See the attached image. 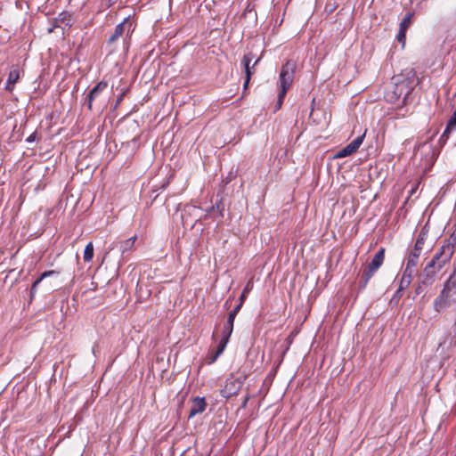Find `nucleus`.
Masks as SVG:
<instances>
[{
	"mask_svg": "<svg viewBox=\"0 0 456 456\" xmlns=\"http://www.w3.org/2000/svg\"><path fill=\"white\" fill-rule=\"evenodd\" d=\"M453 246L451 244L443 245L436 253L432 260L425 266L420 275V282L423 285L433 283L436 273L451 260L453 255Z\"/></svg>",
	"mask_w": 456,
	"mask_h": 456,
	"instance_id": "obj_1",
	"label": "nucleus"
},
{
	"mask_svg": "<svg viewBox=\"0 0 456 456\" xmlns=\"http://www.w3.org/2000/svg\"><path fill=\"white\" fill-rule=\"evenodd\" d=\"M296 71V63L292 61H288L281 68L280 73V91L281 94H286L291 86Z\"/></svg>",
	"mask_w": 456,
	"mask_h": 456,
	"instance_id": "obj_2",
	"label": "nucleus"
},
{
	"mask_svg": "<svg viewBox=\"0 0 456 456\" xmlns=\"http://www.w3.org/2000/svg\"><path fill=\"white\" fill-rule=\"evenodd\" d=\"M385 258V248H381L373 256L371 262L369 264L367 268L364 270L362 275V281L363 287L369 282L373 274L382 265Z\"/></svg>",
	"mask_w": 456,
	"mask_h": 456,
	"instance_id": "obj_3",
	"label": "nucleus"
},
{
	"mask_svg": "<svg viewBox=\"0 0 456 456\" xmlns=\"http://www.w3.org/2000/svg\"><path fill=\"white\" fill-rule=\"evenodd\" d=\"M365 134L361 136L356 137L348 145L339 150L334 156V159H342L347 156H350L357 151L359 147L362 145L363 142Z\"/></svg>",
	"mask_w": 456,
	"mask_h": 456,
	"instance_id": "obj_4",
	"label": "nucleus"
},
{
	"mask_svg": "<svg viewBox=\"0 0 456 456\" xmlns=\"http://www.w3.org/2000/svg\"><path fill=\"white\" fill-rule=\"evenodd\" d=\"M108 84L106 82L98 83L89 93L86 99V105L89 110H92L93 103L94 102L100 101L101 95L104 90H106Z\"/></svg>",
	"mask_w": 456,
	"mask_h": 456,
	"instance_id": "obj_5",
	"label": "nucleus"
},
{
	"mask_svg": "<svg viewBox=\"0 0 456 456\" xmlns=\"http://www.w3.org/2000/svg\"><path fill=\"white\" fill-rule=\"evenodd\" d=\"M126 31L127 35L132 31V23H130L127 19L116 27L113 34L109 38V43H113L118 40Z\"/></svg>",
	"mask_w": 456,
	"mask_h": 456,
	"instance_id": "obj_6",
	"label": "nucleus"
},
{
	"mask_svg": "<svg viewBox=\"0 0 456 456\" xmlns=\"http://www.w3.org/2000/svg\"><path fill=\"white\" fill-rule=\"evenodd\" d=\"M415 269L405 266L403 276L400 281L399 288L395 293L396 296H401V292L409 287L412 281Z\"/></svg>",
	"mask_w": 456,
	"mask_h": 456,
	"instance_id": "obj_7",
	"label": "nucleus"
},
{
	"mask_svg": "<svg viewBox=\"0 0 456 456\" xmlns=\"http://www.w3.org/2000/svg\"><path fill=\"white\" fill-rule=\"evenodd\" d=\"M456 289V269L454 270L453 273L449 277V279L446 281L444 289L440 294V299L442 300L443 297H450L453 293H455Z\"/></svg>",
	"mask_w": 456,
	"mask_h": 456,
	"instance_id": "obj_8",
	"label": "nucleus"
},
{
	"mask_svg": "<svg viewBox=\"0 0 456 456\" xmlns=\"http://www.w3.org/2000/svg\"><path fill=\"white\" fill-rule=\"evenodd\" d=\"M251 59H252L251 58V53H248V54L244 55L243 59L241 61V64L244 67V70H245V73H246L245 82H244V85H243L245 89L248 87V85L249 83L251 75L253 73L252 69L255 68L256 64L259 61V59L256 60L254 64L251 67L250 66Z\"/></svg>",
	"mask_w": 456,
	"mask_h": 456,
	"instance_id": "obj_9",
	"label": "nucleus"
},
{
	"mask_svg": "<svg viewBox=\"0 0 456 456\" xmlns=\"http://www.w3.org/2000/svg\"><path fill=\"white\" fill-rule=\"evenodd\" d=\"M207 406L206 401L203 397H195L192 401L191 408L190 410L189 418L201 413L205 411Z\"/></svg>",
	"mask_w": 456,
	"mask_h": 456,
	"instance_id": "obj_10",
	"label": "nucleus"
},
{
	"mask_svg": "<svg viewBox=\"0 0 456 456\" xmlns=\"http://www.w3.org/2000/svg\"><path fill=\"white\" fill-rule=\"evenodd\" d=\"M228 342V335H224L219 346L215 352L209 353L207 357L208 363L211 364L216 362L218 356L224 351L226 343Z\"/></svg>",
	"mask_w": 456,
	"mask_h": 456,
	"instance_id": "obj_11",
	"label": "nucleus"
},
{
	"mask_svg": "<svg viewBox=\"0 0 456 456\" xmlns=\"http://www.w3.org/2000/svg\"><path fill=\"white\" fill-rule=\"evenodd\" d=\"M19 79L20 70L17 68H12L9 72L8 79L5 85V89L9 92H12Z\"/></svg>",
	"mask_w": 456,
	"mask_h": 456,
	"instance_id": "obj_12",
	"label": "nucleus"
},
{
	"mask_svg": "<svg viewBox=\"0 0 456 456\" xmlns=\"http://www.w3.org/2000/svg\"><path fill=\"white\" fill-rule=\"evenodd\" d=\"M60 272L58 271H55V270H50V271H45L40 276L39 278H37L32 284L31 286V290H30V294H31V297H33L35 295V293L37 292V286L39 285V283L46 277H50V276H53V275H55V274H59Z\"/></svg>",
	"mask_w": 456,
	"mask_h": 456,
	"instance_id": "obj_13",
	"label": "nucleus"
},
{
	"mask_svg": "<svg viewBox=\"0 0 456 456\" xmlns=\"http://www.w3.org/2000/svg\"><path fill=\"white\" fill-rule=\"evenodd\" d=\"M246 296H247V291L246 289H244V291L242 292V294L240 295V298H239V304L235 306L234 310L232 313H230V315H229V318H230V335L232 334V326H233V319H234V316L235 314L240 311L245 298H246Z\"/></svg>",
	"mask_w": 456,
	"mask_h": 456,
	"instance_id": "obj_14",
	"label": "nucleus"
},
{
	"mask_svg": "<svg viewBox=\"0 0 456 456\" xmlns=\"http://www.w3.org/2000/svg\"><path fill=\"white\" fill-rule=\"evenodd\" d=\"M136 240V236L131 237L122 242H120L119 249L121 251L122 256H124L126 252L133 248L134 242Z\"/></svg>",
	"mask_w": 456,
	"mask_h": 456,
	"instance_id": "obj_15",
	"label": "nucleus"
},
{
	"mask_svg": "<svg viewBox=\"0 0 456 456\" xmlns=\"http://www.w3.org/2000/svg\"><path fill=\"white\" fill-rule=\"evenodd\" d=\"M420 252L421 251L415 250V248H413V250L411 251L408 260H407V264H406L407 267L415 269V267L417 266V264H418V260H419Z\"/></svg>",
	"mask_w": 456,
	"mask_h": 456,
	"instance_id": "obj_16",
	"label": "nucleus"
},
{
	"mask_svg": "<svg viewBox=\"0 0 456 456\" xmlns=\"http://www.w3.org/2000/svg\"><path fill=\"white\" fill-rule=\"evenodd\" d=\"M94 257V245L92 242H89L84 250V261L85 262H90Z\"/></svg>",
	"mask_w": 456,
	"mask_h": 456,
	"instance_id": "obj_17",
	"label": "nucleus"
},
{
	"mask_svg": "<svg viewBox=\"0 0 456 456\" xmlns=\"http://www.w3.org/2000/svg\"><path fill=\"white\" fill-rule=\"evenodd\" d=\"M426 239H427V232L424 231H421L418 236V239H417L415 246H414L415 250H417V251L422 250Z\"/></svg>",
	"mask_w": 456,
	"mask_h": 456,
	"instance_id": "obj_18",
	"label": "nucleus"
},
{
	"mask_svg": "<svg viewBox=\"0 0 456 456\" xmlns=\"http://www.w3.org/2000/svg\"><path fill=\"white\" fill-rule=\"evenodd\" d=\"M413 17V14L411 12H408L405 14L404 18L400 23V28L403 29H408L409 26L411 23V19Z\"/></svg>",
	"mask_w": 456,
	"mask_h": 456,
	"instance_id": "obj_19",
	"label": "nucleus"
},
{
	"mask_svg": "<svg viewBox=\"0 0 456 456\" xmlns=\"http://www.w3.org/2000/svg\"><path fill=\"white\" fill-rule=\"evenodd\" d=\"M406 30L399 28V32L397 34V40L399 43H401L402 47L403 48L405 45V40H406Z\"/></svg>",
	"mask_w": 456,
	"mask_h": 456,
	"instance_id": "obj_20",
	"label": "nucleus"
},
{
	"mask_svg": "<svg viewBox=\"0 0 456 456\" xmlns=\"http://www.w3.org/2000/svg\"><path fill=\"white\" fill-rule=\"evenodd\" d=\"M449 297H443L442 300L440 299V296L435 300V306L437 311H440L441 308L444 307L445 302L447 301Z\"/></svg>",
	"mask_w": 456,
	"mask_h": 456,
	"instance_id": "obj_21",
	"label": "nucleus"
},
{
	"mask_svg": "<svg viewBox=\"0 0 456 456\" xmlns=\"http://www.w3.org/2000/svg\"><path fill=\"white\" fill-rule=\"evenodd\" d=\"M285 95L286 94H281V92L280 91L279 92V94H278V100H277V102H276V105H275V110H280L282 103H283V100L285 98Z\"/></svg>",
	"mask_w": 456,
	"mask_h": 456,
	"instance_id": "obj_22",
	"label": "nucleus"
},
{
	"mask_svg": "<svg viewBox=\"0 0 456 456\" xmlns=\"http://www.w3.org/2000/svg\"><path fill=\"white\" fill-rule=\"evenodd\" d=\"M401 94H402V92H400V94L398 95H395V97L394 96L389 97V94H387V97L388 98L389 101H393V100L398 99V97Z\"/></svg>",
	"mask_w": 456,
	"mask_h": 456,
	"instance_id": "obj_23",
	"label": "nucleus"
},
{
	"mask_svg": "<svg viewBox=\"0 0 456 456\" xmlns=\"http://www.w3.org/2000/svg\"><path fill=\"white\" fill-rule=\"evenodd\" d=\"M422 291V288L420 285H419L417 288H416V293L417 294H419L420 292Z\"/></svg>",
	"mask_w": 456,
	"mask_h": 456,
	"instance_id": "obj_24",
	"label": "nucleus"
},
{
	"mask_svg": "<svg viewBox=\"0 0 456 456\" xmlns=\"http://www.w3.org/2000/svg\"><path fill=\"white\" fill-rule=\"evenodd\" d=\"M61 16H64V18L62 19V20H64L66 19L67 14H65V13H61Z\"/></svg>",
	"mask_w": 456,
	"mask_h": 456,
	"instance_id": "obj_25",
	"label": "nucleus"
},
{
	"mask_svg": "<svg viewBox=\"0 0 456 456\" xmlns=\"http://www.w3.org/2000/svg\"><path fill=\"white\" fill-rule=\"evenodd\" d=\"M32 140H33V137H32V135H30V136L28 138V142H31Z\"/></svg>",
	"mask_w": 456,
	"mask_h": 456,
	"instance_id": "obj_26",
	"label": "nucleus"
},
{
	"mask_svg": "<svg viewBox=\"0 0 456 456\" xmlns=\"http://www.w3.org/2000/svg\"><path fill=\"white\" fill-rule=\"evenodd\" d=\"M122 99V95L118 99V102H119Z\"/></svg>",
	"mask_w": 456,
	"mask_h": 456,
	"instance_id": "obj_27",
	"label": "nucleus"
}]
</instances>
